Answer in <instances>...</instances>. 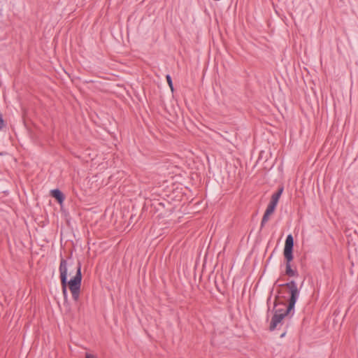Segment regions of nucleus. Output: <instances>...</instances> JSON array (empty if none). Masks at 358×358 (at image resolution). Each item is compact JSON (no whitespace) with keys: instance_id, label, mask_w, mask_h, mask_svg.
<instances>
[{"instance_id":"obj_6","label":"nucleus","mask_w":358,"mask_h":358,"mask_svg":"<svg viewBox=\"0 0 358 358\" xmlns=\"http://www.w3.org/2000/svg\"><path fill=\"white\" fill-rule=\"evenodd\" d=\"M282 192H283V187H279L278 191L272 195L271 201L275 204H278L279 199H280Z\"/></svg>"},{"instance_id":"obj_2","label":"nucleus","mask_w":358,"mask_h":358,"mask_svg":"<svg viewBox=\"0 0 358 358\" xmlns=\"http://www.w3.org/2000/svg\"><path fill=\"white\" fill-rule=\"evenodd\" d=\"M60 279L62 287V292L64 298H66V285L68 284L69 288L71 292L72 298L75 301H78L80 298V286L82 280L81 274V264L78 263L76 266V273L75 276L67 282V262L62 259L59 264Z\"/></svg>"},{"instance_id":"obj_1","label":"nucleus","mask_w":358,"mask_h":358,"mask_svg":"<svg viewBox=\"0 0 358 358\" xmlns=\"http://www.w3.org/2000/svg\"><path fill=\"white\" fill-rule=\"evenodd\" d=\"M280 286L282 288H287L290 296L288 300V305L286 309H276L275 310L270 323V331L275 330L279 324H281L285 317L289 316V315H293L295 303L299 296L300 292L298 289L297 284L294 280H291L290 282L280 285Z\"/></svg>"},{"instance_id":"obj_7","label":"nucleus","mask_w":358,"mask_h":358,"mask_svg":"<svg viewBox=\"0 0 358 358\" xmlns=\"http://www.w3.org/2000/svg\"><path fill=\"white\" fill-rule=\"evenodd\" d=\"M166 81L169 84V86L170 87L171 91L173 92V83H172V79H171V77L170 75H167L166 76Z\"/></svg>"},{"instance_id":"obj_8","label":"nucleus","mask_w":358,"mask_h":358,"mask_svg":"<svg viewBox=\"0 0 358 358\" xmlns=\"http://www.w3.org/2000/svg\"><path fill=\"white\" fill-rule=\"evenodd\" d=\"M5 126L4 121L1 116H0V129H2Z\"/></svg>"},{"instance_id":"obj_5","label":"nucleus","mask_w":358,"mask_h":358,"mask_svg":"<svg viewBox=\"0 0 358 358\" xmlns=\"http://www.w3.org/2000/svg\"><path fill=\"white\" fill-rule=\"evenodd\" d=\"M51 196L56 199L59 203H62L64 200L63 193L58 189L51 190Z\"/></svg>"},{"instance_id":"obj_10","label":"nucleus","mask_w":358,"mask_h":358,"mask_svg":"<svg viewBox=\"0 0 358 358\" xmlns=\"http://www.w3.org/2000/svg\"><path fill=\"white\" fill-rule=\"evenodd\" d=\"M285 333H283V334H282L280 335V337H281V338H282V337H284V336H285Z\"/></svg>"},{"instance_id":"obj_4","label":"nucleus","mask_w":358,"mask_h":358,"mask_svg":"<svg viewBox=\"0 0 358 358\" xmlns=\"http://www.w3.org/2000/svg\"><path fill=\"white\" fill-rule=\"evenodd\" d=\"M277 204L270 201L269 204L268 205L266 211L263 215L262 222H261V227H262L269 220V217L271 215H272L275 209Z\"/></svg>"},{"instance_id":"obj_9","label":"nucleus","mask_w":358,"mask_h":358,"mask_svg":"<svg viewBox=\"0 0 358 358\" xmlns=\"http://www.w3.org/2000/svg\"><path fill=\"white\" fill-rule=\"evenodd\" d=\"M85 358H96L93 355L86 353L85 354Z\"/></svg>"},{"instance_id":"obj_3","label":"nucleus","mask_w":358,"mask_h":358,"mask_svg":"<svg viewBox=\"0 0 358 358\" xmlns=\"http://www.w3.org/2000/svg\"><path fill=\"white\" fill-rule=\"evenodd\" d=\"M294 246V239L291 234L287 236L285 248H284V256L287 260L286 271L285 273L289 276H294L296 272L292 269L290 262L293 259L292 250Z\"/></svg>"}]
</instances>
